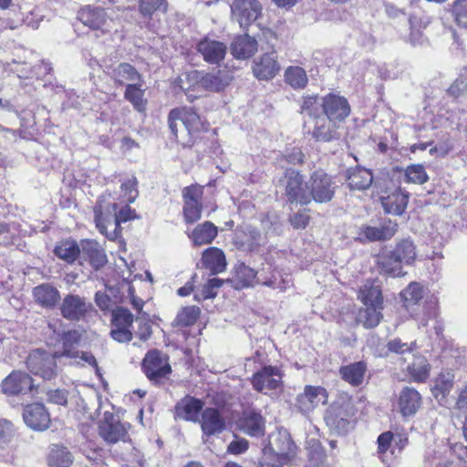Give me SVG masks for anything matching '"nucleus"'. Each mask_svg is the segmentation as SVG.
<instances>
[{
  "label": "nucleus",
  "instance_id": "nucleus-38",
  "mask_svg": "<svg viewBox=\"0 0 467 467\" xmlns=\"http://www.w3.org/2000/svg\"><path fill=\"white\" fill-rule=\"evenodd\" d=\"M367 365L363 361L355 362L340 368L341 378L353 386H359L364 379Z\"/></svg>",
  "mask_w": 467,
  "mask_h": 467
},
{
  "label": "nucleus",
  "instance_id": "nucleus-44",
  "mask_svg": "<svg viewBox=\"0 0 467 467\" xmlns=\"http://www.w3.org/2000/svg\"><path fill=\"white\" fill-rule=\"evenodd\" d=\"M49 467H69L73 462L71 453L63 446L54 445L47 458Z\"/></svg>",
  "mask_w": 467,
  "mask_h": 467
},
{
  "label": "nucleus",
  "instance_id": "nucleus-25",
  "mask_svg": "<svg viewBox=\"0 0 467 467\" xmlns=\"http://www.w3.org/2000/svg\"><path fill=\"white\" fill-rule=\"evenodd\" d=\"M313 124L312 136L318 141H331L337 138V123L324 114L310 121Z\"/></svg>",
  "mask_w": 467,
  "mask_h": 467
},
{
  "label": "nucleus",
  "instance_id": "nucleus-51",
  "mask_svg": "<svg viewBox=\"0 0 467 467\" xmlns=\"http://www.w3.org/2000/svg\"><path fill=\"white\" fill-rule=\"evenodd\" d=\"M134 317L130 311L123 306H117L111 313V325L117 327L131 328Z\"/></svg>",
  "mask_w": 467,
  "mask_h": 467
},
{
  "label": "nucleus",
  "instance_id": "nucleus-31",
  "mask_svg": "<svg viewBox=\"0 0 467 467\" xmlns=\"http://www.w3.org/2000/svg\"><path fill=\"white\" fill-rule=\"evenodd\" d=\"M398 224L389 221L379 227L365 226L360 235L370 242L389 240L397 232Z\"/></svg>",
  "mask_w": 467,
  "mask_h": 467
},
{
  "label": "nucleus",
  "instance_id": "nucleus-16",
  "mask_svg": "<svg viewBox=\"0 0 467 467\" xmlns=\"http://www.w3.org/2000/svg\"><path fill=\"white\" fill-rule=\"evenodd\" d=\"M327 402V392L323 387L306 386L304 392L296 398L297 407L303 414H307Z\"/></svg>",
  "mask_w": 467,
  "mask_h": 467
},
{
  "label": "nucleus",
  "instance_id": "nucleus-41",
  "mask_svg": "<svg viewBox=\"0 0 467 467\" xmlns=\"http://www.w3.org/2000/svg\"><path fill=\"white\" fill-rule=\"evenodd\" d=\"M285 81L294 89H303L308 83L305 69L298 66H290L285 71Z\"/></svg>",
  "mask_w": 467,
  "mask_h": 467
},
{
  "label": "nucleus",
  "instance_id": "nucleus-53",
  "mask_svg": "<svg viewBox=\"0 0 467 467\" xmlns=\"http://www.w3.org/2000/svg\"><path fill=\"white\" fill-rule=\"evenodd\" d=\"M199 316L200 308L198 306H185L178 313L175 323L182 327L192 326L197 321Z\"/></svg>",
  "mask_w": 467,
  "mask_h": 467
},
{
  "label": "nucleus",
  "instance_id": "nucleus-50",
  "mask_svg": "<svg viewBox=\"0 0 467 467\" xmlns=\"http://www.w3.org/2000/svg\"><path fill=\"white\" fill-rule=\"evenodd\" d=\"M113 78L119 83L127 81L137 82L140 80V75L136 68L129 63H120L113 69Z\"/></svg>",
  "mask_w": 467,
  "mask_h": 467
},
{
  "label": "nucleus",
  "instance_id": "nucleus-19",
  "mask_svg": "<svg viewBox=\"0 0 467 467\" xmlns=\"http://www.w3.org/2000/svg\"><path fill=\"white\" fill-rule=\"evenodd\" d=\"M409 193L400 188L386 191L380 197L382 207L386 213L401 215L408 205Z\"/></svg>",
  "mask_w": 467,
  "mask_h": 467
},
{
  "label": "nucleus",
  "instance_id": "nucleus-43",
  "mask_svg": "<svg viewBox=\"0 0 467 467\" xmlns=\"http://www.w3.org/2000/svg\"><path fill=\"white\" fill-rule=\"evenodd\" d=\"M323 109V97L316 95L303 96L301 99V112L309 118V121L319 117Z\"/></svg>",
  "mask_w": 467,
  "mask_h": 467
},
{
  "label": "nucleus",
  "instance_id": "nucleus-64",
  "mask_svg": "<svg viewBox=\"0 0 467 467\" xmlns=\"http://www.w3.org/2000/svg\"><path fill=\"white\" fill-rule=\"evenodd\" d=\"M48 400L57 405L67 403V391L64 389H54L47 392Z\"/></svg>",
  "mask_w": 467,
  "mask_h": 467
},
{
  "label": "nucleus",
  "instance_id": "nucleus-60",
  "mask_svg": "<svg viewBox=\"0 0 467 467\" xmlns=\"http://www.w3.org/2000/svg\"><path fill=\"white\" fill-rule=\"evenodd\" d=\"M111 208L112 213L114 214V216H116V219H118L119 224L122 223H126L129 220H131L135 217V211L129 206L128 202H126V205L120 208L119 211H117V203H112Z\"/></svg>",
  "mask_w": 467,
  "mask_h": 467
},
{
  "label": "nucleus",
  "instance_id": "nucleus-45",
  "mask_svg": "<svg viewBox=\"0 0 467 467\" xmlns=\"http://www.w3.org/2000/svg\"><path fill=\"white\" fill-rule=\"evenodd\" d=\"M391 253L402 265H410L416 258V251L413 243L410 240L404 239L397 244Z\"/></svg>",
  "mask_w": 467,
  "mask_h": 467
},
{
  "label": "nucleus",
  "instance_id": "nucleus-35",
  "mask_svg": "<svg viewBox=\"0 0 467 467\" xmlns=\"http://www.w3.org/2000/svg\"><path fill=\"white\" fill-rule=\"evenodd\" d=\"M260 240V232L251 226H246L244 230L235 233L234 244L240 250L253 251L259 245Z\"/></svg>",
  "mask_w": 467,
  "mask_h": 467
},
{
  "label": "nucleus",
  "instance_id": "nucleus-12",
  "mask_svg": "<svg viewBox=\"0 0 467 467\" xmlns=\"http://www.w3.org/2000/svg\"><path fill=\"white\" fill-rule=\"evenodd\" d=\"M232 16L242 28H247L259 17L262 5L258 0H234L231 5Z\"/></svg>",
  "mask_w": 467,
  "mask_h": 467
},
{
  "label": "nucleus",
  "instance_id": "nucleus-3",
  "mask_svg": "<svg viewBox=\"0 0 467 467\" xmlns=\"http://www.w3.org/2000/svg\"><path fill=\"white\" fill-rule=\"evenodd\" d=\"M56 353L49 354L42 349L32 351L26 360L28 370L35 376H39L45 380H51L57 376L58 368Z\"/></svg>",
  "mask_w": 467,
  "mask_h": 467
},
{
  "label": "nucleus",
  "instance_id": "nucleus-56",
  "mask_svg": "<svg viewBox=\"0 0 467 467\" xmlns=\"http://www.w3.org/2000/svg\"><path fill=\"white\" fill-rule=\"evenodd\" d=\"M167 4L165 0H140V11L143 16H151L154 12L160 10L165 12Z\"/></svg>",
  "mask_w": 467,
  "mask_h": 467
},
{
  "label": "nucleus",
  "instance_id": "nucleus-26",
  "mask_svg": "<svg viewBox=\"0 0 467 467\" xmlns=\"http://www.w3.org/2000/svg\"><path fill=\"white\" fill-rule=\"evenodd\" d=\"M423 295V286L417 282H411L400 294L403 306L413 317L418 316V308L420 307Z\"/></svg>",
  "mask_w": 467,
  "mask_h": 467
},
{
  "label": "nucleus",
  "instance_id": "nucleus-2",
  "mask_svg": "<svg viewBox=\"0 0 467 467\" xmlns=\"http://www.w3.org/2000/svg\"><path fill=\"white\" fill-rule=\"evenodd\" d=\"M169 128L178 139L179 126L182 127L190 135L207 130L204 121L192 108L174 109L171 110L168 118Z\"/></svg>",
  "mask_w": 467,
  "mask_h": 467
},
{
  "label": "nucleus",
  "instance_id": "nucleus-57",
  "mask_svg": "<svg viewBox=\"0 0 467 467\" xmlns=\"http://www.w3.org/2000/svg\"><path fill=\"white\" fill-rule=\"evenodd\" d=\"M452 13L457 25L467 29V0H455Z\"/></svg>",
  "mask_w": 467,
  "mask_h": 467
},
{
  "label": "nucleus",
  "instance_id": "nucleus-52",
  "mask_svg": "<svg viewBox=\"0 0 467 467\" xmlns=\"http://www.w3.org/2000/svg\"><path fill=\"white\" fill-rule=\"evenodd\" d=\"M405 179L407 182L423 184L429 180V176L423 165L411 164L405 170Z\"/></svg>",
  "mask_w": 467,
  "mask_h": 467
},
{
  "label": "nucleus",
  "instance_id": "nucleus-63",
  "mask_svg": "<svg viewBox=\"0 0 467 467\" xmlns=\"http://www.w3.org/2000/svg\"><path fill=\"white\" fill-rule=\"evenodd\" d=\"M248 441L244 438H240L231 441L228 445L227 451L232 454L238 455L245 452L248 449Z\"/></svg>",
  "mask_w": 467,
  "mask_h": 467
},
{
  "label": "nucleus",
  "instance_id": "nucleus-37",
  "mask_svg": "<svg viewBox=\"0 0 467 467\" xmlns=\"http://www.w3.org/2000/svg\"><path fill=\"white\" fill-rule=\"evenodd\" d=\"M80 338L81 335L78 330L63 332L60 336L63 349L61 351H56V357L76 359L78 357L79 351L74 350V348L78 345Z\"/></svg>",
  "mask_w": 467,
  "mask_h": 467
},
{
  "label": "nucleus",
  "instance_id": "nucleus-18",
  "mask_svg": "<svg viewBox=\"0 0 467 467\" xmlns=\"http://www.w3.org/2000/svg\"><path fill=\"white\" fill-rule=\"evenodd\" d=\"M280 69L281 67L277 61L276 52L275 51L265 53L254 60L253 73L259 80L274 78Z\"/></svg>",
  "mask_w": 467,
  "mask_h": 467
},
{
  "label": "nucleus",
  "instance_id": "nucleus-6",
  "mask_svg": "<svg viewBox=\"0 0 467 467\" xmlns=\"http://www.w3.org/2000/svg\"><path fill=\"white\" fill-rule=\"evenodd\" d=\"M283 376L278 367L265 366L253 375L251 383L254 390L267 395L282 389Z\"/></svg>",
  "mask_w": 467,
  "mask_h": 467
},
{
  "label": "nucleus",
  "instance_id": "nucleus-39",
  "mask_svg": "<svg viewBox=\"0 0 467 467\" xmlns=\"http://www.w3.org/2000/svg\"><path fill=\"white\" fill-rule=\"evenodd\" d=\"M415 347V342L409 344L407 342H402L400 338H393L387 343V355L389 353H392L400 356L399 360L400 361L401 365H403V363H405L408 358H411L413 355Z\"/></svg>",
  "mask_w": 467,
  "mask_h": 467
},
{
  "label": "nucleus",
  "instance_id": "nucleus-1",
  "mask_svg": "<svg viewBox=\"0 0 467 467\" xmlns=\"http://www.w3.org/2000/svg\"><path fill=\"white\" fill-rule=\"evenodd\" d=\"M232 76L226 70H216L205 73L203 71L192 70L179 78L178 84L185 91L189 101H193L199 95L192 94L207 90L218 92L225 88L232 80Z\"/></svg>",
  "mask_w": 467,
  "mask_h": 467
},
{
  "label": "nucleus",
  "instance_id": "nucleus-34",
  "mask_svg": "<svg viewBox=\"0 0 467 467\" xmlns=\"http://www.w3.org/2000/svg\"><path fill=\"white\" fill-rule=\"evenodd\" d=\"M33 296L37 304L46 308H53L57 304L60 294L50 284H42L33 289Z\"/></svg>",
  "mask_w": 467,
  "mask_h": 467
},
{
  "label": "nucleus",
  "instance_id": "nucleus-8",
  "mask_svg": "<svg viewBox=\"0 0 467 467\" xmlns=\"http://www.w3.org/2000/svg\"><path fill=\"white\" fill-rule=\"evenodd\" d=\"M296 445L285 429H277L268 437V443L263 449V454L288 459L295 455Z\"/></svg>",
  "mask_w": 467,
  "mask_h": 467
},
{
  "label": "nucleus",
  "instance_id": "nucleus-15",
  "mask_svg": "<svg viewBox=\"0 0 467 467\" xmlns=\"http://www.w3.org/2000/svg\"><path fill=\"white\" fill-rule=\"evenodd\" d=\"M351 108L348 99L336 94L323 97L322 112L337 123L343 122L350 114Z\"/></svg>",
  "mask_w": 467,
  "mask_h": 467
},
{
  "label": "nucleus",
  "instance_id": "nucleus-14",
  "mask_svg": "<svg viewBox=\"0 0 467 467\" xmlns=\"http://www.w3.org/2000/svg\"><path fill=\"white\" fill-rule=\"evenodd\" d=\"M91 304L78 295H67L60 305V312L64 318L70 321L83 319L90 310Z\"/></svg>",
  "mask_w": 467,
  "mask_h": 467
},
{
  "label": "nucleus",
  "instance_id": "nucleus-30",
  "mask_svg": "<svg viewBox=\"0 0 467 467\" xmlns=\"http://www.w3.org/2000/svg\"><path fill=\"white\" fill-rule=\"evenodd\" d=\"M81 252L96 269L104 266L108 262L104 249L94 240H83L81 242Z\"/></svg>",
  "mask_w": 467,
  "mask_h": 467
},
{
  "label": "nucleus",
  "instance_id": "nucleus-7",
  "mask_svg": "<svg viewBox=\"0 0 467 467\" xmlns=\"http://www.w3.org/2000/svg\"><path fill=\"white\" fill-rule=\"evenodd\" d=\"M353 415V408L350 404L335 403L326 411L325 421L330 430L343 435L353 428L351 420Z\"/></svg>",
  "mask_w": 467,
  "mask_h": 467
},
{
  "label": "nucleus",
  "instance_id": "nucleus-4",
  "mask_svg": "<svg viewBox=\"0 0 467 467\" xmlns=\"http://www.w3.org/2000/svg\"><path fill=\"white\" fill-rule=\"evenodd\" d=\"M78 19L92 30L108 34L114 29L116 21L99 6L86 5L78 12Z\"/></svg>",
  "mask_w": 467,
  "mask_h": 467
},
{
  "label": "nucleus",
  "instance_id": "nucleus-40",
  "mask_svg": "<svg viewBox=\"0 0 467 467\" xmlns=\"http://www.w3.org/2000/svg\"><path fill=\"white\" fill-rule=\"evenodd\" d=\"M358 298L364 306H382L383 303L381 290L369 281L361 286Z\"/></svg>",
  "mask_w": 467,
  "mask_h": 467
},
{
  "label": "nucleus",
  "instance_id": "nucleus-62",
  "mask_svg": "<svg viewBox=\"0 0 467 467\" xmlns=\"http://www.w3.org/2000/svg\"><path fill=\"white\" fill-rule=\"evenodd\" d=\"M110 337L119 343H128L131 341L133 334L130 328L112 327Z\"/></svg>",
  "mask_w": 467,
  "mask_h": 467
},
{
  "label": "nucleus",
  "instance_id": "nucleus-29",
  "mask_svg": "<svg viewBox=\"0 0 467 467\" xmlns=\"http://www.w3.org/2000/svg\"><path fill=\"white\" fill-rule=\"evenodd\" d=\"M258 50V44L254 37L245 34L235 37L231 45V53L237 59H245L253 57Z\"/></svg>",
  "mask_w": 467,
  "mask_h": 467
},
{
  "label": "nucleus",
  "instance_id": "nucleus-11",
  "mask_svg": "<svg viewBox=\"0 0 467 467\" xmlns=\"http://www.w3.org/2000/svg\"><path fill=\"white\" fill-rule=\"evenodd\" d=\"M129 428V423L120 422L112 413L105 412L99 423V432L107 443L114 444L126 441Z\"/></svg>",
  "mask_w": 467,
  "mask_h": 467
},
{
  "label": "nucleus",
  "instance_id": "nucleus-5",
  "mask_svg": "<svg viewBox=\"0 0 467 467\" xmlns=\"http://www.w3.org/2000/svg\"><path fill=\"white\" fill-rule=\"evenodd\" d=\"M306 188L309 194V203L311 201L324 203L332 200L336 186L328 174L322 170H318L311 174L308 182H306Z\"/></svg>",
  "mask_w": 467,
  "mask_h": 467
},
{
  "label": "nucleus",
  "instance_id": "nucleus-24",
  "mask_svg": "<svg viewBox=\"0 0 467 467\" xmlns=\"http://www.w3.org/2000/svg\"><path fill=\"white\" fill-rule=\"evenodd\" d=\"M203 408V402L194 397L186 396L175 406V418L187 421L196 422L199 420V414Z\"/></svg>",
  "mask_w": 467,
  "mask_h": 467
},
{
  "label": "nucleus",
  "instance_id": "nucleus-32",
  "mask_svg": "<svg viewBox=\"0 0 467 467\" xmlns=\"http://www.w3.org/2000/svg\"><path fill=\"white\" fill-rule=\"evenodd\" d=\"M218 234V228L212 222L206 221L198 224L189 234L193 245L201 246L212 244Z\"/></svg>",
  "mask_w": 467,
  "mask_h": 467
},
{
  "label": "nucleus",
  "instance_id": "nucleus-13",
  "mask_svg": "<svg viewBox=\"0 0 467 467\" xmlns=\"http://www.w3.org/2000/svg\"><path fill=\"white\" fill-rule=\"evenodd\" d=\"M33 379L22 370H14L1 382V390L7 396L26 394L33 389Z\"/></svg>",
  "mask_w": 467,
  "mask_h": 467
},
{
  "label": "nucleus",
  "instance_id": "nucleus-20",
  "mask_svg": "<svg viewBox=\"0 0 467 467\" xmlns=\"http://www.w3.org/2000/svg\"><path fill=\"white\" fill-rule=\"evenodd\" d=\"M197 50L205 62L219 65L225 57L227 46L223 42L205 37L198 43Z\"/></svg>",
  "mask_w": 467,
  "mask_h": 467
},
{
  "label": "nucleus",
  "instance_id": "nucleus-9",
  "mask_svg": "<svg viewBox=\"0 0 467 467\" xmlns=\"http://www.w3.org/2000/svg\"><path fill=\"white\" fill-rule=\"evenodd\" d=\"M142 368L147 378L158 382L171 372L169 358L160 350H150L142 361Z\"/></svg>",
  "mask_w": 467,
  "mask_h": 467
},
{
  "label": "nucleus",
  "instance_id": "nucleus-46",
  "mask_svg": "<svg viewBox=\"0 0 467 467\" xmlns=\"http://www.w3.org/2000/svg\"><path fill=\"white\" fill-rule=\"evenodd\" d=\"M54 252L59 258L67 263H73L79 255L81 247L76 241L65 240L56 246Z\"/></svg>",
  "mask_w": 467,
  "mask_h": 467
},
{
  "label": "nucleus",
  "instance_id": "nucleus-42",
  "mask_svg": "<svg viewBox=\"0 0 467 467\" xmlns=\"http://www.w3.org/2000/svg\"><path fill=\"white\" fill-rule=\"evenodd\" d=\"M365 306V308L359 310L358 315V321L361 323L366 328H373L379 324L382 318V306Z\"/></svg>",
  "mask_w": 467,
  "mask_h": 467
},
{
  "label": "nucleus",
  "instance_id": "nucleus-48",
  "mask_svg": "<svg viewBox=\"0 0 467 467\" xmlns=\"http://www.w3.org/2000/svg\"><path fill=\"white\" fill-rule=\"evenodd\" d=\"M378 264L380 271L386 275L390 276H400L404 275L402 265L391 252L388 254L379 255Z\"/></svg>",
  "mask_w": 467,
  "mask_h": 467
},
{
  "label": "nucleus",
  "instance_id": "nucleus-27",
  "mask_svg": "<svg viewBox=\"0 0 467 467\" xmlns=\"http://www.w3.org/2000/svg\"><path fill=\"white\" fill-rule=\"evenodd\" d=\"M201 264L202 267L209 270L213 275L224 272L227 265L223 251L214 246L202 252Z\"/></svg>",
  "mask_w": 467,
  "mask_h": 467
},
{
  "label": "nucleus",
  "instance_id": "nucleus-55",
  "mask_svg": "<svg viewBox=\"0 0 467 467\" xmlns=\"http://www.w3.org/2000/svg\"><path fill=\"white\" fill-rule=\"evenodd\" d=\"M137 185L138 181L135 177H131L121 183L120 189L122 192V198L124 202L132 203L135 202L139 195Z\"/></svg>",
  "mask_w": 467,
  "mask_h": 467
},
{
  "label": "nucleus",
  "instance_id": "nucleus-58",
  "mask_svg": "<svg viewBox=\"0 0 467 467\" xmlns=\"http://www.w3.org/2000/svg\"><path fill=\"white\" fill-rule=\"evenodd\" d=\"M202 204L200 202H184L183 214L187 223H193L200 220L202 216Z\"/></svg>",
  "mask_w": 467,
  "mask_h": 467
},
{
  "label": "nucleus",
  "instance_id": "nucleus-61",
  "mask_svg": "<svg viewBox=\"0 0 467 467\" xmlns=\"http://www.w3.org/2000/svg\"><path fill=\"white\" fill-rule=\"evenodd\" d=\"M14 426L5 419H0V445L6 444L14 436Z\"/></svg>",
  "mask_w": 467,
  "mask_h": 467
},
{
  "label": "nucleus",
  "instance_id": "nucleus-47",
  "mask_svg": "<svg viewBox=\"0 0 467 467\" xmlns=\"http://www.w3.org/2000/svg\"><path fill=\"white\" fill-rule=\"evenodd\" d=\"M454 375L449 371L441 372L435 380L431 389L432 395L436 399H444L453 387Z\"/></svg>",
  "mask_w": 467,
  "mask_h": 467
},
{
  "label": "nucleus",
  "instance_id": "nucleus-54",
  "mask_svg": "<svg viewBox=\"0 0 467 467\" xmlns=\"http://www.w3.org/2000/svg\"><path fill=\"white\" fill-rule=\"evenodd\" d=\"M257 274L258 273L256 271H254V269H252L244 265H240L239 270H238V275L241 277H244L245 279V281L248 283L252 282L253 280H254L256 278L257 279L256 282L258 284H262L264 285H266V286H269L272 288H276V285H275L276 277L275 275H273L269 279H262L260 276H257Z\"/></svg>",
  "mask_w": 467,
  "mask_h": 467
},
{
  "label": "nucleus",
  "instance_id": "nucleus-23",
  "mask_svg": "<svg viewBox=\"0 0 467 467\" xmlns=\"http://www.w3.org/2000/svg\"><path fill=\"white\" fill-rule=\"evenodd\" d=\"M239 429L252 437H261L265 431V420L260 412L245 410L238 422Z\"/></svg>",
  "mask_w": 467,
  "mask_h": 467
},
{
  "label": "nucleus",
  "instance_id": "nucleus-36",
  "mask_svg": "<svg viewBox=\"0 0 467 467\" xmlns=\"http://www.w3.org/2000/svg\"><path fill=\"white\" fill-rule=\"evenodd\" d=\"M373 175L368 169L355 167L348 171L347 182L350 189L364 191L370 187Z\"/></svg>",
  "mask_w": 467,
  "mask_h": 467
},
{
  "label": "nucleus",
  "instance_id": "nucleus-59",
  "mask_svg": "<svg viewBox=\"0 0 467 467\" xmlns=\"http://www.w3.org/2000/svg\"><path fill=\"white\" fill-rule=\"evenodd\" d=\"M148 317L149 315L147 313H144L143 316L137 317L139 327L136 334L142 341L148 340L151 336V327L148 321Z\"/></svg>",
  "mask_w": 467,
  "mask_h": 467
},
{
  "label": "nucleus",
  "instance_id": "nucleus-28",
  "mask_svg": "<svg viewBox=\"0 0 467 467\" xmlns=\"http://www.w3.org/2000/svg\"><path fill=\"white\" fill-rule=\"evenodd\" d=\"M201 428L207 436L221 433L225 429V422L219 410L206 408L202 413Z\"/></svg>",
  "mask_w": 467,
  "mask_h": 467
},
{
  "label": "nucleus",
  "instance_id": "nucleus-10",
  "mask_svg": "<svg viewBox=\"0 0 467 467\" xmlns=\"http://www.w3.org/2000/svg\"><path fill=\"white\" fill-rule=\"evenodd\" d=\"M285 194L291 203L306 205L309 203L306 184H303V176L295 169H287L283 179Z\"/></svg>",
  "mask_w": 467,
  "mask_h": 467
},
{
  "label": "nucleus",
  "instance_id": "nucleus-49",
  "mask_svg": "<svg viewBox=\"0 0 467 467\" xmlns=\"http://www.w3.org/2000/svg\"><path fill=\"white\" fill-rule=\"evenodd\" d=\"M144 90L138 83L128 84L124 93V98L130 101L134 109L139 112H143L146 109V100L143 99Z\"/></svg>",
  "mask_w": 467,
  "mask_h": 467
},
{
  "label": "nucleus",
  "instance_id": "nucleus-21",
  "mask_svg": "<svg viewBox=\"0 0 467 467\" xmlns=\"http://www.w3.org/2000/svg\"><path fill=\"white\" fill-rule=\"evenodd\" d=\"M23 418L26 424L35 431H45L50 423L49 413L41 403H33L24 409Z\"/></svg>",
  "mask_w": 467,
  "mask_h": 467
},
{
  "label": "nucleus",
  "instance_id": "nucleus-33",
  "mask_svg": "<svg viewBox=\"0 0 467 467\" xmlns=\"http://www.w3.org/2000/svg\"><path fill=\"white\" fill-rule=\"evenodd\" d=\"M412 361L403 370L410 376L414 382L422 383L430 376L431 365L425 357L413 354Z\"/></svg>",
  "mask_w": 467,
  "mask_h": 467
},
{
  "label": "nucleus",
  "instance_id": "nucleus-22",
  "mask_svg": "<svg viewBox=\"0 0 467 467\" xmlns=\"http://www.w3.org/2000/svg\"><path fill=\"white\" fill-rule=\"evenodd\" d=\"M422 403L421 395L411 387H404L398 397V410L403 417L413 416Z\"/></svg>",
  "mask_w": 467,
  "mask_h": 467
},
{
  "label": "nucleus",
  "instance_id": "nucleus-17",
  "mask_svg": "<svg viewBox=\"0 0 467 467\" xmlns=\"http://www.w3.org/2000/svg\"><path fill=\"white\" fill-rule=\"evenodd\" d=\"M94 220L99 231L109 240H117L120 236L121 227L112 212L104 213L102 206L96 205L94 207Z\"/></svg>",
  "mask_w": 467,
  "mask_h": 467
}]
</instances>
